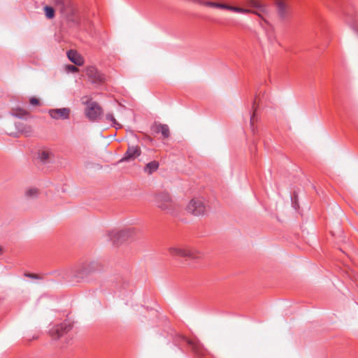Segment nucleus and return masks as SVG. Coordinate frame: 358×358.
<instances>
[{
	"label": "nucleus",
	"mask_w": 358,
	"mask_h": 358,
	"mask_svg": "<svg viewBox=\"0 0 358 358\" xmlns=\"http://www.w3.org/2000/svg\"><path fill=\"white\" fill-rule=\"evenodd\" d=\"M100 269V265L97 262L93 261L83 264L78 271V276L84 278L93 271Z\"/></svg>",
	"instance_id": "10"
},
{
	"label": "nucleus",
	"mask_w": 358,
	"mask_h": 358,
	"mask_svg": "<svg viewBox=\"0 0 358 358\" xmlns=\"http://www.w3.org/2000/svg\"><path fill=\"white\" fill-rule=\"evenodd\" d=\"M188 343L192 347V350L195 352L196 354L202 356L205 355V350L202 348L200 344L193 341H189Z\"/></svg>",
	"instance_id": "16"
},
{
	"label": "nucleus",
	"mask_w": 358,
	"mask_h": 358,
	"mask_svg": "<svg viewBox=\"0 0 358 358\" xmlns=\"http://www.w3.org/2000/svg\"><path fill=\"white\" fill-rule=\"evenodd\" d=\"M48 114L54 120H68L70 117L71 110L69 108H53L48 110Z\"/></svg>",
	"instance_id": "8"
},
{
	"label": "nucleus",
	"mask_w": 358,
	"mask_h": 358,
	"mask_svg": "<svg viewBox=\"0 0 358 358\" xmlns=\"http://www.w3.org/2000/svg\"><path fill=\"white\" fill-rule=\"evenodd\" d=\"M186 210L194 215L199 216L205 213L206 206L200 199H193L187 206Z\"/></svg>",
	"instance_id": "6"
},
{
	"label": "nucleus",
	"mask_w": 358,
	"mask_h": 358,
	"mask_svg": "<svg viewBox=\"0 0 358 358\" xmlns=\"http://www.w3.org/2000/svg\"><path fill=\"white\" fill-rule=\"evenodd\" d=\"M15 124L16 129L22 134H24L26 136H29L31 134L32 129L29 125H27L22 122H15Z\"/></svg>",
	"instance_id": "13"
},
{
	"label": "nucleus",
	"mask_w": 358,
	"mask_h": 358,
	"mask_svg": "<svg viewBox=\"0 0 358 358\" xmlns=\"http://www.w3.org/2000/svg\"><path fill=\"white\" fill-rule=\"evenodd\" d=\"M154 202L157 208L173 216H177L181 209L179 205L173 200L169 193L166 192L156 194Z\"/></svg>",
	"instance_id": "1"
},
{
	"label": "nucleus",
	"mask_w": 358,
	"mask_h": 358,
	"mask_svg": "<svg viewBox=\"0 0 358 358\" xmlns=\"http://www.w3.org/2000/svg\"><path fill=\"white\" fill-rule=\"evenodd\" d=\"M39 191L36 187H29L25 191V196L27 199H33L38 196Z\"/></svg>",
	"instance_id": "15"
},
{
	"label": "nucleus",
	"mask_w": 358,
	"mask_h": 358,
	"mask_svg": "<svg viewBox=\"0 0 358 358\" xmlns=\"http://www.w3.org/2000/svg\"><path fill=\"white\" fill-rule=\"evenodd\" d=\"M357 34H358V30H357Z\"/></svg>",
	"instance_id": "35"
},
{
	"label": "nucleus",
	"mask_w": 358,
	"mask_h": 358,
	"mask_svg": "<svg viewBox=\"0 0 358 358\" xmlns=\"http://www.w3.org/2000/svg\"><path fill=\"white\" fill-rule=\"evenodd\" d=\"M248 4L255 8H257L259 11H264V8L261 3L257 0H248Z\"/></svg>",
	"instance_id": "22"
},
{
	"label": "nucleus",
	"mask_w": 358,
	"mask_h": 358,
	"mask_svg": "<svg viewBox=\"0 0 358 358\" xmlns=\"http://www.w3.org/2000/svg\"><path fill=\"white\" fill-rule=\"evenodd\" d=\"M24 275H25V276L29 277V278H34V279L38 278V277L36 274L25 273Z\"/></svg>",
	"instance_id": "29"
},
{
	"label": "nucleus",
	"mask_w": 358,
	"mask_h": 358,
	"mask_svg": "<svg viewBox=\"0 0 358 358\" xmlns=\"http://www.w3.org/2000/svg\"><path fill=\"white\" fill-rule=\"evenodd\" d=\"M229 10L234 11L236 13H243V14H246V13H248L250 12V10H249V9L243 8L236 7V6H229Z\"/></svg>",
	"instance_id": "23"
},
{
	"label": "nucleus",
	"mask_w": 358,
	"mask_h": 358,
	"mask_svg": "<svg viewBox=\"0 0 358 358\" xmlns=\"http://www.w3.org/2000/svg\"><path fill=\"white\" fill-rule=\"evenodd\" d=\"M3 253V248L0 245V256H1Z\"/></svg>",
	"instance_id": "30"
},
{
	"label": "nucleus",
	"mask_w": 358,
	"mask_h": 358,
	"mask_svg": "<svg viewBox=\"0 0 358 358\" xmlns=\"http://www.w3.org/2000/svg\"><path fill=\"white\" fill-rule=\"evenodd\" d=\"M268 38H269V40H271V36H268Z\"/></svg>",
	"instance_id": "34"
},
{
	"label": "nucleus",
	"mask_w": 358,
	"mask_h": 358,
	"mask_svg": "<svg viewBox=\"0 0 358 358\" xmlns=\"http://www.w3.org/2000/svg\"><path fill=\"white\" fill-rule=\"evenodd\" d=\"M141 154V150L139 146L129 145L127 150L124 153L123 157L120 160V162L134 160L136 157H139Z\"/></svg>",
	"instance_id": "9"
},
{
	"label": "nucleus",
	"mask_w": 358,
	"mask_h": 358,
	"mask_svg": "<svg viewBox=\"0 0 358 358\" xmlns=\"http://www.w3.org/2000/svg\"><path fill=\"white\" fill-rule=\"evenodd\" d=\"M51 155L52 152L48 150H42L38 153V157L40 160L43 163L48 162Z\"/></svg>",
	"instance_id": "19"
},
{
	"label": "nucleus",
	"mask_w": 358,
	"mask_h": 358,
	"mask_svg": "<svg viewBox=\"0 0 358 358\" xmlns=\"http://www.w3.org/2000/svg\"><path fill=\"white\" fill-rule=\"evenodd\" d=\"M264 22L265 24L269 25L266 20L264 19Z\"/></svg>",
	"instance_id": "33"
},
{
	"label": "nucleus",
	"mask_w": 358,
	"mask_h": 358,
	"mask_svg": "<svg viewBox=\"0 0 358 358\" xmlns=\"http://www.w3.org/2000/svg\"><path fill=\"white\" fill-rule=\"evenodd\" d=\"M260 12H261V11L257 10V11H256V12H255V13H256L257 15H258L259 16H260V17H261V18L264 20V17H263V16H262V15L260 14Z\"/></svg>",
	"instance_id": "31"
},
{
	"label": "nucleus",
	"mask_w": 358,
	"mask_h": 358,
	"mask_svg": "<svg viewBox=\"0 0 358 358\" xmlns=\"http://www.w3.org/2000/svg\"><path fill=\"white\" fill-rule=\"evenodd\" d=\"M106 119L108 122H110L113 126L117 124L116 120L114 117V115L112 113H107L106 115Z\"/></svg>",
	"instance_id": "24"
},
{
	"label": "nucleus",
	"mask_w": 358,
	"mask_h": 358,
	"mask_svg": "<svg viewBox=\"0 0 358 358\" xmlns=\"http://www.w3.org/2000/svg\"><path fill=\"white\" fill-rule=\"evenodd\" d=\"M86 105L85 108V115L90 121H96L102 115L103 110L101 107L96 101L87 99L83 101Z\"/></svg>",
	"instance_id": "4"
},
{
	"label": "nucleus",
	"mask_w": 358,
	"mask_h": 358,
	"mask_svg": "<svg viewBox=\"0 0 358 358\" xmlns=\"http://www.w3.org/2000/svg\"><path fill=\"white\" fill-rule=\"evenodd\" d=\"M159 162L154 160L148 163L144 167V171L148 174L150 175L155 172L159 168Z\"/></svg>",
	"instance_id": "14"
},
{
	"label": "nucleus",
	"mask_w": 358,
	"mask_h": 358,
	"mask_svg": "<svg viewBox=\"0 0 358 358\" xmlns=\"http://www.w3.org/2000/svg\"><path fill=\"white\" fill-rule=\"evenodd\" d=\"M66 69L69 72H72V73H75V72H77L78 71V69L76 66L71 65V64L67 65L66 66Z\"/></svg>",
	"instance_id": "26"
},
{
	"label": "nucleus",
	"mask_w": 358,
	"mask_h": 358,
	"mask_svg": "<svg viewBox=\"0 0 358 358\" xmlns=\"http://www.w3.org/2000/svg\"><path fill=\"white\" fill-rule=\"evenodd\" d=\"M278 13L281 17H285L287 13V5L282 1H280L277 3Z\"/></svg>",
	"instance_id": "17"
},
{
	"label": "nucleus",
	"mask_w": 358,
	"mask_h": 358,
	"mask_svg": "<svg viewBox=\"0 0 358 358\" xmlns=\"http://www.w3.org/2000/svg\"><path fill=\"white\" fill-rule=\"evenodd\" d=\"M169 254L174 257H187L189 259L200 258L201 255L196 249L189 248L171 247L169 249Z\"/></svg>",
	"instance_id": "3"
},
{
	"label": "nucleus",
	"mask_w": 358,
	"mask_h": 358,
	"mask_svg": "<svg viewBox=\"0 0 358 358\" xmlns=\"http://www.w3.org/2000/svg\"><path fill=\"white\" fill-rule=\"evenodd\" d=\"M201 3L205 5V6H210V7H213L215 8V2H212V1H201Z\"/></svg>",
	"instance_id": "27"
},
{
	"label": "nucleus",
	"mask_w": 358,
	"mask_h": 358,
	"mask_svg": "<svg viewBox=\"0 0 358 358\" xmlns=\"http://www.w3.org/2000/svg\"><path fill=\"white\" fill-rule=\"evenodd\" d=\"M72 329V324L69 321H64L60 324L54 325L50 329V335L55 339H58L61 336L67 334Z\"/></svg>",
	"instance_id": "5"
},
{
	"label": "nucleus",
	"mask_w": 358,
	"mask_h": 358,
	"mask_svg": "<svg viewBox=\"0 0 358 358\" xmlns=\"http://www.w3.org/2000/svg\"><path fill=\"white\" fill-rule=\"evenodd\" d=\"M69 59L77 66H82L84 64V59L76 50H70L67 52Z\"/></svg>",
	"instance_id": "11"
},
{
	"label": "nucleus",
	"mask_w": 358,
	"mask_h": 358,
	"mask_svg": "<svg viewBox=\"0 0 358 358\" xmlns=\"http://www.w3.org/2000/svg\"><path fill=\"white\" fill-rule=\"evenodd\" d=\"M260 12H261V11L257 10V11H256V12H255V13H256L257 15H258L259 16H260V17H261V18L264 20V17H263V16H262V15L260 14Z\"/></svg>",
	"instance_id": "32"
},
{
	"label": "nucleus",
	"mask_w": 358,
	"mask_h": 358,
	"mask_svg": "<svg viewBox=\"0 0 358 358\" xmlns=\"http://www.w3.org/2000/svg\"><path fill=\"white\" fill-rule=\"evenodd\" d=\"M31 105H34V106H37L39 104V101L38 99L35 98V97H32L30 99V101H29Z\"/></svg>",
	"instance_id": "28"
},
{
	"label": "nucleus",
	"mask_w": 358,
	"mask_h": 358,
	"mask_svg": "<svg viewBox=\"0 0 358 358\" xmlns=\"http://www.w3.org/2000/svg\"><path fill=\"white\" fill-rule=\"evenodd\" d=\"M152 129L155 133H161L164 138H167L170 135L169 128L167 124H155L152 127Z\"/></svg>",
	"instance_id": "12"
},
{
	"label": "nucleus",
	"mask_w": 358,
	"mask_h": 358,
	"mask_svg": "<svg viewBox=\"0 0 358 358\" xmlns=\"http://www.w3.org/2000/svg\"><path fill=\"white\" fill-rule=\"evenodd\" d=\"M86 74L93 83H101L105 80L104 74L99 71L95 66H90L87 67Z\"/></svg>",
	"instance_id": "7"
},
{
	"label": "nucleus",
	"mask_w": 358,
	"mask_h": 358,
	"mask_svg": "<svg viewBox=\"0 0 358 358\" xmlns=\"http://www.w3.org/2000/svg\"><path fill=\"white\" fill-rule=\"evenodd\" d=\"M259 101H260L259 98L258 96H256L255 98L254 101H253V103H252L253 113H252V115L250 116V124H251L252 127H253V123H254V121H255V113H256V111L257 110Z\"/></svg>",
	"instance_id": "18"
},
{
	"label": "nucleus",
	"mask_w": 358,
	"mask_h": 358,
	"mask_svg": "<svg viewBox=\"0 0 358 358\" xmlns=\"http://www.w3.org/2000/svg\"><path fill=\"white\" fill-rule=\"evenodd\" d=\"M12 115L20 118H23L28 115V113L24 109L17 108L12 110Z\"/></svg>",
	"instance_id": "20"
},
{
	"label": "nucleus",
	"mask_w": 358,
	"mask_h": 358,
	"mask_svg": "<svg viewBox=\"0 0 358 358\" xmlns=\"http://www.w3.org/2000/svg\"><path fill=\"white\" fill-rule=\"evenodd\" d=\"M215 8L229 10V5H227L225 3H216L215 5Z\"/></svg>",
	"instance_id": "25"
},
{
	"label": "nucleus",
	"mask_w": 358,
	"mask_h": 358,
	"mask_svg": "<svg viewBox=\"0 0 358 358\" xmlns=\"http://www.w3.org/2000/svg\"><path fill=\"white\" fill-rule=\"evenodd\" d=\"M45 15L47 18L52 19L55 17V10L52 7L49 6H45L44 7Z\"/></svg>",
	"instance_id": "21"
},
{
	"label": "nucleus",
	"mask_w": 358,
	"mask_h": 358,
	"mask_svg": "<svg viewBox=\"0 0 358 358\" xmlns=\"http://www.w3.org/2000/svg\"><path fill=\"white\" fill-rule=\"evenodd\" d=\"M134 234V230L132 228L122 230H113L106 234V241H111L113 245H118L127 241L129 238L132 237Z\"/></svg>",
	"instance_id": "2"
}]
</instances>
